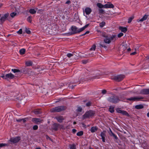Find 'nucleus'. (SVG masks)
<instances>
[{
  "label": "nucleus",
  "instance_id": "nucleus-1",
  "mask_svg": "<svg viewBox=\"0 0 149 149\" xmlns=\"http://www.w3.org/2000/svg\"><path fill=\"white\" fill-rule=\"evenodd\" d=\"M102 36L105 38L104 39V42L107 44H109L111 41H114L116 40V36L107 35L105 33H103Z\"/></svg>",
  "mask_w": 149,
  "mask_h": 149
},
{
  "label": "nucleus",
  "instance_id": "nucleus-2",
  "mask_svg": "<svg viewBox=\"0 0 149 149\" xmlns=\"http://www.w3.org/2000/svg\"><path fill=\"white\" fill-rule=\"evenodd\" d=\"M89 25V24H87L84 26V27L78 29L77 27L75 26H73L71 28V30L73 34H75L77 33H80L84 31Z\"/></svg>",
  "mask_w": 149,
  "mask_h": 149
},
{
  "label": "nucleus",
  "instance_id": "nucleus-3",
  "mask_svg": "<svg viewBox=\"0 0 149 149\" xmlns=\"http://www.w3.org/2000/svg\"><path fill=\"white\" fill-rule=\"evenodd\" d=\"M66 107L63 106L56 107L51 109L50 111L52 112H59L66 109Z\"/></svg>",
  "mask_w": 149,
  "mask_h": 149
},
{
  "label": "nucleus",
  "instance_id": "nucleus-4",
  "mask_svg": "<svg viewBox=\"0 0 149 149\" xmlns=\"http://www.w3.org/2000/svg\"><path fill=\"white\" fill-rule=\"evenodd\" d=\"M107 100L111 102L116 103L119 102L120 100L118 97L116 96H112L107 98Z\"/></svg>",
  "mask_w": 149,
  "mask_h": 149
},
{
  "label": "nucleus",
  "instance_id": "nucleus-5",
  "mask_svg": "<svg viewBox=\"0 0 149 149\" xmlns=\"http://www.w3.org/2000/svg\"><path fill=\"white\" fill-rule=\"evenodd\" d=\"M95 114L94 111L89 110L85 113L83 116V118L85 119L88 118L89 117L93 116Z\"/></svg>",
  "mask_w": 149,
  "mask_h": 149
},
{
  "label": "nucleus",
  "instance_id": "nucleus-6",
  "mask_svg": "<svg viewBox=\"0 0 149 149\" xmlns=\"http://www.w3.org/2000/svg\"><path fill=\"white\" fill-rule=\"evenodd\" d=\"M125 77L124 75L120 74L112 76L111 77V79L117 81H119L122 80Z\"/></svg>",
  "mask_w": 149,
  "mask_h": 149
},
{
  "label": "nucleus",
  "instance_id": "nucleus-7",
  "mask_svg": "<svg viewBox=\"0 0 149 149\" xmlns=\"http://www.w3.org/2000/svg\"><path fill=\"white\" fill-rule=\"evenodd\" d=\"M20 139V137L17 136L15 137L11 138L9 141L11 142V144H12L18 142Z\"/></svg>",
  "mask_w": 149,
  "mask_h": 149
},
{
  "label": "nucleus",
  "instance_id": "nucleus-8",
  "mask_svg": "<svg viewBox=\"0 0 149 149\" xmlns=\"http://www.w3.org/2000/svg\"><path fill=\"white\" fill-rule=\"evenodd\" d=\"M144 97L141 96H135L132 97L127 99V100L132 101H137L141 100V99H143Z\"/></svg>",
  "mask_w": 149,
  "mask_h": 149
},
{
  "label": "nucleus",
  "instance_id": "nucleus-9",
  "mask_svg": "<svg viewBox=\"0 0 149 149\" xmlns=\"http://www.w3.org/2000/svg\"><path fill=\"white\" fill-rule=\"evenodd\" d=\"M116 111L118 113H121L123 115L129 116V114L125 111H123L121 110L120 108H118L116 109Z\"/></svg>",
  "mask_w": 149,
  "mask_h": 149
},
{
  "label": "nucleus",
  "instance_id": "nucleus-10",
  "mask_svg": "<svg viewBox=\"0 0 149 149\" xmlns=\"http://www.w3.org/2000/svg\"><path fill=\"white\" fill-rule=\"evenodd\" d=\"M92 11V10L91 8L89 7H87L85 8L84 10L83 9V14L84 15L86 16L85 15V13L86 15L90 14Z\"/></svg>",
  "mask_w": 149,
  "mask_h": 149
},
{
  "label": "nucleus",
  "instance_id": "nucleus-11",
  "mask_svg": "<svg viewBox=\"0 0 149 149\" xmlns=\"http://www.w3.org/2000/svg\"><path fill=\"white\" fill-rule=\"evenodd\" d=\"M56 119L58 122L60 123H62L64 120V118L62 116H58L55 117L54 118Z\"/></svg>",
  "mask_w": 149,
  "mask_h": 149
},
{
  "label": "nucleus",
  "instance_id": "nucleus-12",
  "mask_svg": "<svg viewBox=\"0 0 149 149\" xmlns=\"http://www.w3.org/2000/svg\"><path fill=\"white\" fill-rule=\"evenodd\" d=\"M15 76L14 75L11 73L6 74L5 75V79H12L14 78Z\"/></svg>",
  "mask_w": 149,
  "mask_h": 149
},
{
  "label": "nucleus",
  "instance_id": "nucleus-13",
  "mask_svg": "<svg viewBox=\"0 0 149 149\" xmlns=\"http://www.w3.org/2000/svg\"><path fill=\"white\" fill-rule=\"evenodd\" d=\"M140 94L144 95L149 94V88L144 89L141 90L140 91Z\"/></svg>",
  "mask_w": 149,
  "mask_h": 149
},
{
  "label": "nucleus",
  "instance_id": "nucleus-14",
  "mask_svg": "<svg viewBox=\"0 0 149 149\" xmlns=\"http://www.w3.org/2000/svg\"><path fill=\"white\" fill-rule=\"evenodd\" d=\"M114 7V5L111 3H107L104 5V8H113Z\"/></svg>",
  "mask_w": 149,
  "mask_h": 149
},
{
  "label": "nucleus",
  "instance_id": "nucleus-15",
  "mask_svg": "<svg viewBox=\"0 0 149 149\" xmlns=\"http://www.w3.org/2000/svg\"><path fill=\"white\" fill-rule=\"evenodd\" d=\"M106 132L103 131L100 134V136H101L102 138V141L103 142H105V138L106 136Z\"/></svg>",
  "mask_w": 149,
  "mask_h": 149
},
{
  "label": "nucleus",
  "instance_id": "nucleus-16",
  "mask_svg": "<svg viewBox=\"0 0 149 149\" xmlns=\"http://www.w3.org/2000/svg\"><path fill=\"white\" fill-rule=\"evenodd\" d=\"M32 120L33 122L37 124H40L41 122V119L38 118H33Z\"/></svg>",
  "mask_w": 149,
  "mask_h": 149
},
{
  "label": "nucleus",
  "instance_id": "nucleus-17",
  "mask_svg": "<svg viewBox=\"0 0 149 149\" xmlns=\"http://www.w3.org/2000/svg\"><path fill=\"white\" fill-rule=\"evenodd\" d=\"M127 46L126 44H123L121 45L120 46V49L121 50L124 51L127 48Z\"/></svg>",
  "mask_w": 149,
  "mask_h": 149
},
{
  "label": "nucleus",
  "instance_id": "nucleus-18",
  "mask_svg": "<svg viewBox=\"0 0 149 149\" xmlns=\"http://www.w3.org/2000/svg\"><path fill=\"white\" fill-rule=\"evenodd\" d=\"M110 131L109 132V134L111 136H113L116 140H117L118 139V138L117 136L114 134L112 131L111 129H109Z\"/></svg>",
  "mask_w": 149,
  "mask_h": 149
},
{
  "label": "nucleus",
  "instance_id": "nucleus-19",
  "mask_svg": "<svg viewBox=\"0 0 149 149\" xmlns=\"http://www.w3.org/2000/svg\"><path fill=\"white\" fill-rule=\"evenodd\" d=\"M110 131L109 132V134L111 136H113L116 140H117L118 139V138L117 136L114 134L112 131L111 129H109Z\"/></svg>",
  "mask_w": 149,
  "mask_h": 149
},
{
  "label": "nucleus",
  "instance_id": "nucleus-20",
  "mask_svg": "<svg viewBox=\"0 0 149 149\" xmlns=\"http://www.w3.org/2000/svg\"><path fill=\"white\" fill-rule=\"evenodd\" d=\"M37 10L38 8H35V9L31 8L29 10V12L31 14H36Z\"/></svg>",
  "mask_w": 149,
  "mask_h": 149
},
{
  "label": "nucleus",
  "instance_id": "nucleus-21",
  "mask_svg": "<svg viewBox=\"0 0 149 149\" xmlns=\"http://www.w3.org/2000/svg\"><path fill=\"white\" fill-rule=\"evenodd\" d=\"M60 125V124L57 123H55L53 124V129L55 131H57L59 126Z\"/></svg>",
  "mask_w": 149,
  "mask_h": 149
},
{
  "label": "nucleus",
  "instance_id": "nucleus-22",
  "mask_svg": "<svg viewBox=\"0 0 149 149\" xmlns=\"http://www.w3.org/2000/svg\"><path fill=\"white\" fill-rule=\"evenodd\" d=\"M98 130V128L96 127H92L90 129V131L91 133H94L97 131Z\"/></svg>",
  "mask_w": 149,
  "mask_h": 149
},
{
  "label": "nucleus",
  "instance_id": "nucleus-23",
  "mask_svg": "<svg viewBox=\"0 0 149 149\" xmlns=\"http://www.w3.org/2000/svg\"><path fill=\"white\" fill-rule=\"evenodd\" d=\"M148 15H145L142 18L140 19L139 21H138V22H142L143 21L145 20L148 17Z\"/></svg>",
  "mask_w": 149,
  "mask_h": 149
},
{
  "label": "nucleus",
  "instance_id": "nucleus-24",
  "mask_svg": "<svg viewBox=\"0 0 149 149\" xmlns=\"http://www.w3.org/2000/svg\"><path fill=\"white\" fill-rule=\"evenodd\" d=\"M119 29L121 30L122 32L124 33L126 32L127 31V29L126 27H123L121 26H120L119 27Z\"/></svg>",
  "mask_w": 149,
  "mask_h": 149
},
{
  "label": "nucleus",
  "instance_id": "nucleus-25",
  "mask_svg": "<svg viewBox=\"0 0 149 149\" xmlns=\"http://www.w3.org/2000/svg\"><path fill=\"white\" fill-rule=\"evenodd\" d=\"M33 112L36 114H40L41 112L39 109H36L33 111Z\"/></svg>",
  "mask_w": 149,
  "mask_h": 149
},
{
  "label": "nucleus",
  "instance_id": "nucleus-26",
  "mask_svg": "<svg viewBox=\"0 0 149 149\" xmlns=\"http://www.w3.org/2000/svg\"><path fill=\"white\" fill-rule=\"evenodd\" d=\"M135 107L137 109H143V106L142 104H139L136 105Z\"/></svg>",
  "mask_w": 149,
  "mask_h": 149
},
{
  "label": "nucleus",
  "instance_id": "nucleus-27",
  "mask_svg": "<svg viewBox=\"0 0 149 149\" xmlns=\"http://www.w3.org/2000/svg\"><path fill=\"white\" fill-rule=\"evenodd\" d=\"M26 65L27 66H29L32 65V62L31 61H27L25 63Z\"/></svg>",
  "mask_w": 149,
  "mask_h": 149
},
{
  "label": "nucleus",
  "instance_id": "nucleus-28",
  "mask_svg": "<svg viewBox=\"0 0 149 149\" xmlns=\"http://www.w3.org/2000/svg\"><path fill=\"white\" fill-rule=\"evenodd\" d=\"M25 49L23 48L20 50L19 52L22 55L25 54Z\"/></svg>",
  "mask_w": 149,
  "mask_h": 149
},
{
  "label": "nucleus",
  "instance_id": "nucleus-29",
  "mask_svg": "<svg viewBox=\"0 0 149 149\" xmlns=\"http://www.w3.org/2000/svg\"><path fill=\"white\" fill-rule=\"evenodd\" d=\"M97 6L100 8H104V5H103L101 3H98L97 4Z\"/></svg>",
  "mask_w": 149,
  "mask_h": 149
},
{
  "label": "nucleus",
  "instance_id": "nucleus-30",
  "mask_svg": "<svg viewBox=\"0 0 149 149\" xmlns=\"http://www.w3.org/2000/svg\"><path fill=\"white\" fill-rule=\"evenodd\" d=\"M69 148L70 149H75V145L74 144H70L69 146Z\"/></svg>",
  "mask_w": 149,
  "mask_h": 149
},
{
  "label": "nucleus",
  "instance_id": "nucleus-31",
  "mask_svg": "<svg viewBox=\"0 0 149 149\" xmlns=\"http://www.w3.org/2000/svg\"><path fill=\"white\" fill-rule=\"evenodd\" d=\"M109 111L111 113H113L114 111V107H110L109 108Z\"/></svg>",
  "mask_w": 149,
  "mask_h": 149
},
{
  "label": "nucleus",
  "instance_id": "nucleus-32",
  "mask_svg": "<svg viewBox=\"0 0 149 149\" xmlns=\"http://www.w3.org/2000/svg\"><path fill=\"white\" fill-rule=\"evenodd\" d=\"M11 70L14 73L20 72V70H19L15 69H12Z\"/></svg>",
  "mask_w": 149,
  "mask_h": 149
},
{
  "label": "nucleus",
  "instance_id": "nucleus-33",
  "mask_svg": "<svg viewBox=\"0 0 149 149\" xmlns=\"http://www.w3.org/2000/svg\"><path fill=\"white\" fill-rule=\"evenodd\" d=\"M83 134V131H80L79 132H78L77 133V135L78 136H82Z\"/></svg>",
  "mask_w": 149,
  "mask_h": 149
},
{
  "label": "nucleus",
  "instance_id": "nucleus-34",
  "mask_svg": "<svg viewBox=\"0 0 149 149\" xmlns=\"http://www.w3.org/2000/svg\"><path fill=\"white\" fill-rule=\"evenodd\" d=\"M105 23L104 22H102L100 23V27L102 28L105 25Z\"/></svg>",
  "mask_w": 149,
  "mask_h": 149
},
{
  "label": "nucleus",
  "instance_id": "nucleus-35",
  "mask_svg": "<svg viewBox=\"0 0 149 149\" xmlns=\"http://www.w3.org/2000/svg\"><path fill=\"white\" fill-rule=\"evenodd\" d=\"M100 45L102 47H104V48H105L107 47L105 45L104 43H103V42H101L100 43Z\"/></svg>",
  "mask_w": 149,
  "mask_h": 149
},
{
  "label": "nucleus",
  "instance_id": "nucleus-36",
  "mask_svg": "<svg viewBox=\"0 0 149 149\" xmlns=\"http://www.w3.org/2000/svg\"><path fill=\"white\" fill-rule=\"evenodd\" d=\"M31 18H32V17L31 16H29L27 18V21L31 23Z\"/></svg>",
  "mask_w": 149,
  "mask_h": 149
},
{
  "label": "nucleus",
  "instance_id": "nucleus-37",
  "mask_svg": "<svg viewBox=\"0 0 149 149\" xmlns=\"http://www.w3.org/2000/svg\"><path fill=\"white\" fill-rule=\"evenodd\" d=\"M133 19V17H130L128 19V23H130Z\"/></svg>",
  "mask_w": 149,
  "mask_h": 149
},
{
  "label": "nucleus",
  "instance_id": "nucleus-38",
  "mask_svg": "<svg viewBox=\"0 0 149 149\" xmlns=\"http://www.w3.org/2000/svg\"><path fill=\"white\" fill-rule=\"evenodd\" d=\"M6 18L3 16L1 17L0 20L1 22H3L6 20Z\"/></svg>",
  "mask_w": 149,
  "mask_h": 149
},
{
  "label": "nucleus",
  "instance_id": "nucleus-39",
  "mask_svg": "<svg viewBox=\"0 0 149 149\" xmlns=\"http://www.w3.org/2000/svg\"><path fill=\"white\" fill-rule=\"evenodd\" d=\"M16 15V13L13 12L11 14L10 16L12 17H13L14 16H15Z\"/></svg>",
  "mask_w": 149,
  "mask_h": 149
},
{
  "label": "nucleus",
  "instance_id": "nucleus-40",
  "mask_svg": "<svg viewBox=\"0 0 149 149\" xmlns=\"http://www.w3.org/2000/svg\"><path fill=\"white\" fill-rule=\"evenodd\" d=\"M25 32L28 34H30L31 33L29 29H27L26 28V29Z\"/></svg>",
  "mask_w": 149,
  "mask_h": 149
},
{
  "label": "nucleus",
  "instance_id": "nucleus-41",
  "mask_svg": "<svg viewBox=\"0 0 149 149\" xmlns=\"http://www.w3.org/2000/svg\"><path fill=\"white\" fill-rule=\"evenodd\" d=\"M96 48V46L95 45H93L92 47L90 49L91 50H95Z\"/></svg>",
  "mask_w": 149,
  "mask_h": 149
},
{
  "label": "nucleus",
  "instance_id": "nucleus-42",
  "mask_svg": "<svg viewBox=\"0 0 149 149\" xmlns=\"http://www.w3.org/2000/svg\"><path fill=\"white\" fill-rule=\"evenodd\" d=\"M73 54H72L71 53H68L67 54V57H68V58H70L71 56H73Z\"/></svg>",
  "mask_w": 149,
  "mask_h": 149
},
{
  "label": "nucleus",
  "instance_id": "nucleus-43",
  "mask_svg": "<svg viewBox=\"0 0 149 149\" xmlns=\"http://www.w3.org/2000/svg\"><path fill=\"white\" fill-rule=\"evenodd\" d=\"M91 103L90 102H87L86 104V106L87 107H89L91 105Z\"/></svg>",
  "mask_w": 149,
  "mask_h": 149
},
{
  "label": "nucleus",
  "instance_id": "nucleus-44",
  "mask_svg": "<svg viewBox=\"0 0 149 149\" xmlns=\"http://www.w3.org/2000/svg\"><path fill=\"white\" fill-rule=\"evenodd\" d=\"M38 127L37 125H35L33 126V129L34 130H36L38 129Z\"/></svg>",
  "mask_w": 149,
  "mask_h": 149
},
{
  "label": "nucleus",
  "instance_id": "nucleus-45",
  "mask_svg": "<svg viewBox=\"0 0 149 149\" xmlns=\"http://www.w3.org/2000/svg\"><path fill=\"white\" fill-rule=\"evenodd\" d=\"M99 12L100 13L103 14L104 13V10L102 9H100L99 10Z\"/></svg>",
  "mask_w": 149,
  "mask_h": 149
},
{
  "label": "nucleus",
  "instance_id": "nucleus-46",
  "mask_svg": "<svg viewBox=\"0 0 149 149\" xmlns=\"http://www.w3.org/2000/svg\"><path fill=\"white\" fill-rule=\"evenodd\" d=\"M82 109L81 107H79L77 109V111L78 112H81L82 111Z\"/></svg>",
  "mask_w": 149,
  "mask_h": 149
},
{
  "label": "nucleus",
  "instance_id": "nucleus-47",
  "mask_svg": "<svg viewBox=\"0 0 149 149\" xmlns=\"http://www.w3.org/2000/svg\"><path fill=\"white\" fill-rule=\"evenodd\" d=\"M17 33L19 34H21L22 33V29H20L19 31L17 32Z\"/></svg>",
  "mask_w": 149,
  "mask_h": 149
},
{
  "label": "nucleus",
  "instance_id": "nucleus-48",
  "mask_svg": "<svg viewBox=\"0 0 149 149\" xmlns=\"http://www.w3.org/2000/svg\"><path fill=\"white\" fill-rule=\"evenodd\" d=\"M7 146V144L5 143H0V147H2L3 146Z\"/></svg>",
  "mask_w": 149,
  "mask_h": 149
},
{
  "label": "nucleus",
  "instance_id": "nucleus-49",
  "mask_svg": "<svg viewBox=\"0 0 149 149\" xmlns=\"http://www.w3.org/2000/svg\"><path fill=\"white\" fill-rule=\"evenodd\" d=\"M88 62V61L87 60H83L82 63L84 64H86Z\"/></svg>",
  "mask_w": 149,
  "mask_h": 149
},
{
  "label": "nucleus",
  "instance_id": "nucleus-50",
  "mask_svg": "<svg viewBox=\"0 0 149 149\" xmlns=\"http://www.w3.org/2000/svg\"><path fill=\"white\" fill-rule=\"evenodd\" d=\"M123 35V34L122 33H120L118 35V37L120 38Z\"/></svg>",
  "mask_w": 149,
  "mask_h": 149
},
{
  "label": "nucleus",
  "instance_id": "nucleus-51",
  "mask_svg": "<svg viewBox=\"0 0 149 149\" xmlns=\"http://www.w3.org/2000/svg\"><path fill=\"white\" fill-rule=\"evenodd\" d=\"M106 92H107V91L105 90H104L102 91V93H103V94H105L106 93Z\"/></svg>",
  "mask_w": 149,
  "mask_h": 149
},
{
  "label": "nucleus",
  "instance_id": "nucleus-52",
  "mask_svg": "<svg viewBox=\"0 0 149 149\" xmlns=\"http://www.w3.org/2000/svg\"><path fill=\"white\" fill-rule=\"evenodd\" d=\"M22 121L23 122V123H25L26 121V118H23L22 119Z\"/></svg>",
  "mask_w": 149,
  "mask_h": 149
},
{
  "label": "nucleus",
  "instance_id": "nucleus-53",
  "mask_svg": "<svg viewBox=\"0 0 149 149\" xmlns=\"http://www.w3.org/2000/svg\"><path fill=\"white\" fill-rule=\"evenodd\" d=\"M16 121L18 122H20L22 121V119H17Z\"/></svg>",
  "mask_w": 149,
  "mask_h": 149
},
{
  "label": "nucleus",
  "instance_id": "nucleus-54",
  "mask_svg": "<svg viewBox=\"0 0 149 149\" xmlns=\"http://www.w3.org/2000/svg\"><path fill=\"white\" fill-rule=\"evenodd\" d=\"M8 14H5L4 15V17H5V18L6 19V18L8 17Z\"/></svg>",
  "mask_w": 149,
  "mask_h": 149
},
{
  "label": "nucleus",
  "instance_id": "nucleus-55",
  "mask_svg": "<svg viewBox=\"0 0 149 149\" xmlns=\"http://www.w3.org/2000/svg\"><path fill=\"white\" fill-rule=\"evenodd\" d=\"M71 2L70 0H68L65 3L67 4H69Z\"/></svg>",
  "mask_w": 149,
  "mask_h": 149
},
{
  "label": "nucleus",
  "instance_id": "nucleus-56",
  "mask_svg": "<svg viewBox=\"0 0 149 149\" xmlns=\"http://www.w3.org/2000/svg\"><path fill=\"white\" fill-rule=\"evenodd\" d=\"M72 131L73 133H75L76 132V130L74 129H73L72 130Z\"/></svg>",
  "mask_w": 149,
  "mask_h": 149
},
{
  "label": "nucleus",
  "instance_id": "nucleus-57",
  "mask_svg": "<svg viewBox=\"0 0 149 149\" xmlns=\"http://www.w3.org/2000/svg\"><path fill=\"white\" fill-rule=\"evenodd\" d=\"M136 53V52H134L132 53L131 54V55H133L135 54Z\"/></svg>",
  "mask_w": 149,
  "mask_h": 149
},
{
  "label": "nucleus",
  "instance_id": "nucleus-58",
  "mask_svg": "<svg viewBox=\"0 0 149 149\" xmlns=\"http://www.w3.org/2000/svg\"><path fill=\"white\" fill-rule=\"evenodd\" d=\"M1 77L3 78V79H5V76H4V75H3L2 76H1Z\"/></svg>",
  "mask_w": 149,
  "mask_h": 149
},
{
  "label": "nucleus",
  "instance_id": "nucleus-59",
  "mask_svg": "<svg viewBox=\"0 0 149 149\" xmlns=\"http://www.w3.org/2000/svg\"><path fill=\"white\" fill-rule=\"evenodd\" d=\"M90 32L89 31H87L85 33V34L89 33Z\"/></svg>",
  "mask_w": 149,
  "mask_h": 149
},
{
  "label": "nucleus",
  "instance_id": "nucleus-60",
  "mask_svg": "<svg viewBox=\"0 0 149 149\" xmlns=\"http://www.w3.org/2000/svg\"><path fill=\"white\" fill-rule=\"evenodd\" d=\"M127 50L128 52H129V51H130V50H131L130 48H128L127 49Z\"/></svg>",
  "mask_w": 149,
  "mask_h": 149
},
{
  "label": "nucleus",
  "instance_id": "nucleus-61",
  "mask_svg": "<svg viewBox=\"0 0 149 149\" xmlns=\"http://www.w3.org/2000/svg\"><path fill=\"white\" fill-rule=\"evenodd\" d=\"M147 116L149 118V112L147 113Z\"/></svg>",
  "mask_w": 149,
  "mask_h": 149
},
{
  "label": "nucleus",
  "instance_id": "nucleus-62",
  "mask_svg": "<svg viewBox=\"0 0 149 149\" xmlns=\"http://www.w3.org/2000/svg\"><path fill=\"white\" fill-rule=\"evenodd\" d=\"M36 149H40V147L37 148Z\"/></svg>",
  "mask_w": 149,
  "mask_h": 149
},
{
  "label": "nucleus",
  "instance_id": "nucleus-63",
  "mask_svg": "<svg viewBox=\"0 0 149 149\" xmlns=\"http://www.w3.org/2000/svg\"><path fill=\"white\" fill-rule=\"evenodd\" d=\"M76 124V122H74V123H73V124L74 125H75Z\"/></svg>",
  "mask_w": 149,
  "mask_h": 149
},
{
  "label": "nucleus",
  "instance_id": "nucleus-64",
  "mask_svg": "<svg viewBox=\"0 0 149 149\" xmlns=\"http://www.w3.org/2000/svg\"><path fill=\"white\" fill-rule=\"evenodd\" d=\"M86 34H85V33H84L82 35H81V36H84V35H85Z\"/></svg>",
  "mask_w": 149,
  "mask_h": 149
}]
</instances>
